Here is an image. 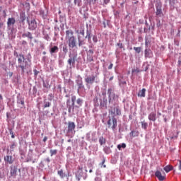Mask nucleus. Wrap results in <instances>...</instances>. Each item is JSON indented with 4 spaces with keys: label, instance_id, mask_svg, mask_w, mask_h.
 <instances>
[{
    "label": "nucleus",
    "instance_id": "obj_39",
    "mask_svg": "<svg viewBox=\"0 0 181 181\" xmlns=\"http://www.w3.org/2000/svg\"><path fill=\"white\" fill-rule=\"evenodd\" d=\"M62 50L65 54H66L67 52H69V49H67V46L66 45L63 47Z\"/></svg>",
    "mask_w": 181,
    "mask_h": 181
},
{
    "label": "nucleus",
    "instance_id": "obj_12",
    "mask_svg": "<svg viewBox=\"0 0 181 181\" xmlns=\"http://www.w3.org/2000/svg\"><path fill=\"white\" fill-rule=\"evenodd\" d=\"M85 81L87 84H93L95 81V76L92 75L90 76H88L85 78Z\"/></svg>",
    "mask_w": 181,
    "mask_h": 181
},
{
    "label": "nucleus",
    "instance_id": "obj_60",
    "mask_svg": "<svg viewBox=\"0 0 181 181\" xmlns=\"http://www.w3.org/2000/svg\"><path fill=\"white\" fill-rule=\"evenodd\" d=\"M64 139H62V144H64Z\"/></svg>",
    "mask_w": 181,
    "mask_h": 181
},
{
    "label": "nucleus",
    "instance_id": "obj_59",
    "mask_svg": "<svg viewBox=\"0 0 181 181\" xmlns=\"http://www.w3.org/2000/svg\"><path fill=\"white\" fill-rule=\"evenodd\" d=\"M93 173V170L90 169V170H89V173Z\"/></svg>",
    "mask_w": 181,
    "mask_h": 181
},
{
    "label": "nucleus",
    "instance_id": "obj_53",
    "mask_svg": "<svg viewBox=\"0 0 181 181\" xmlns=\"http://www.w3.org/2000/svg\"><path fill=\"white\" fill-rule=\"evenodd\" d=\"M8 76L9 77H12L13 76V72H9Z\"/></svg>",
    "mask_w": 181,
    "mask_h": 181
},
{
    "label": "nucleus",
    "instance_id": "obj_16",
    "mask_svg": "<svg viewBox=\"0 0 181 181\" xmlns=\"http://www.w3.org/2000/svg\"><path fill=\"white\" fill-rule=\"evenodd\" d=\"M148 119L149 121H153V122H155V121H156V113L152 112L151 114H149Z\"/></svg>",
    "mask_w": 181,
    "mask_h": 181
},
{
    "label": "nucleus",
    "instance_id": "obj_58",
    "mask_svg": "<svg viewBox=\"0 0 181 181\" xmlns=\"http://www.w3.org/2000/svg\"><path fill=\"white\" fill-rule=\"evenodd\" d=\"M1 26H4V23H0V28H1Z\"/></svg>",
    "mask_w": 181,
    "mask_h": 181
},
{
    "label": "nucleus",
    "instance_id": "obj_62",
    "mask_svg": "<svg viewBox=\"0 0 181 181\" xmlns=\"http://www.w3.org/2000/svg\"><path fill=\"white\" fill-rule=\"evenodd\" d=\"M47 162H50V160L49 158H47Z\"/></svg>",
    "mask_w": 181,
    "mask_h": 181
},
{
    "label": "nucleus",
    "instance_id": "obj_29",
    "mask_svg": "<svg viewBox=\"0 0 181 181\" xmlns=\"http://www.w3.org/2000/svg\"><path fill=\"white\" fill-rule=\"evenodd\" d=\"M133 49L138 54H139V53H141V52L142 51V47H134Z\"/></svg>",
    "mask_w": 181,
    "mask_h": 181
},
{
    "label": "nucleus",
    "instance_id": "obj_5",
    "mask_svg": "<svg viewBox=\"0 0 181 181\" xmlns=\"http://www.w3.org/2000/svg\"><path fill=\"white\" fill-rule=\"evenodd\" d=\"M16 176H18V167L15 165H11L10 167V177H13V179H16Z\"/></svg>",
    "mask_w": 181,
    "mask_h": 181
},
{
    "label": "nucleus",
    "instance_id": "obj_38",
    "mask_svg": "<svg viewBox=\"0 0 181 181\" xmlns=\"http://www.w3.org/2000/svg\"><path fill=\"white\" fill-rule=\"evenodd\" d=\"M86 39H88L89 41L91 40V33L87 32Z\"/></svg>",
    "mask_w": 181,
    "mask_h": 181
},
{
    "label": "nucleus",
    "instance_id": "obj_32",
    "mask_svg": "<svg viewBox=\"0 0 181 181\" xmlns=\"http://www.w3.org/2000/svg\"><path fill=\"white\" fill-rule=\"evenodd\" d=\"M78 46L81 47L83 45H85L84 40H81L80 37H78Z\"/></svg>",
    "mask_w": 181,
    "mask_h": 181
},
{
    "label": "nucleus",
    "instance_id": "obj_34",
    "mask_svg": "<svg viewBox=\"0 0 181 181\" xmlns=\"http://www.w3.org/2000/svg\"><path fill=\"white\" fill-rule=\"evenodd\" d=\"M58 175L63 179L66 175H64V173H63V170H60L58 171Z\"/></svg>",
    "mask_w": 181,
    "mask_h": 181
},
{
    "label": "nucleus",
    "instance_id": "obj_1",
    "mask_svg": "<svg viewBox=\"0 0 181 181\" xmlns=\"http://www.w3.org/2000/svg\"><path fill=\"white\" fill-rule=\"evenodd\" d=\"M18 69H21L22 74H25V70H28L30 67V65L28 64V61L25 59L23 54L17 55Z\"/></svg>",
    "mask_w": 181,
    "mask_h": 181
},
{
    "label": "nucleus",
    "instance_id": "obj_6",
    "mask_svg": "<svg viewBox=\"0 0 181 181\" xmlns=\"http://www.w3.org/2000/svg\"><path fill=\"white\" fill-rule=\"evenodd\" d=\"M156 15L158 16V18H162L163 16V12L162 11V4L160 3H157L156 4Z\"/></svg>",
    "mask_w": 181,
    "mask_h": 181
},
{
    "label": "nucleus",
    "instance_id": "obj_40",
    "mask_svg": "<svg viewBox=\"0 0 181 181\" xmlns=\"http://www.w3.org/2000/svg\"><path fill=\"white\" fill-rule=\"evenodd\" d=\"M10 135H11V138H15V135H13V131L12 129H9Z\"/></svg>",
    "mask_w": 181,
    "mask_h": 181
},
{
    "label": "nucleus",
    "instance_id": "obj_33",
    "mask_svg": "<svg viewBox=\"0 0 181 181\" xmlns=\"http://www.w3.org/2000/svg\"><path fill=\"white\" fill-rule=\"evenodd\" d=\"M99 144H100V145H104V144H105V138L103 136L100 137Z\"/></svg>",
    "mask_w": 181,
    "mask_h": 181
},
{
    "label": "nucleus",
    "instance_id": "obj_18",
    "mask_svg": "<svg viewBox=\"0 0 181 181\" xmlns=\"http://www.w3.org/2000/svg\"><path fill=\"white\" fill-rule=\"evenodd\" d=\"M4 160L6 162H8L10 165H12L13 163V158H12V156H6L4 157Z\"/></svg>",
    "mask_w": 181,
    "mask_h": 181
},
{
    "label": "nucleus",
    "instance_id": "obj_8",
    "mask_svg": "<svg viewBox=\"0 0 181 181\" xmlns=\"http://www.w3.org/2000/svg\"><path fill=\"white\" fill-rule=\"evenodd\" d=\"M107 95L109 98V103H112V100L115 98V94L114 93L112 88H109L107 90Z\"/></svg>",
    "mask_w": 181,
    "mask_h": 181
},
{
    "label": "nucleus",
    "instance_id": "obj_44",
    "mask_svg": "<svg viewBox=\"0 0 181 181\" xmlns=\"http://www.w3.org/2000/svg\"><path fill=\"white\" fill-rule=\"evenodd\" d=\"M139 69L136 68V69L132 70V73H139Z\"/></svg>",
    "mask_w": 181,
    "mask_h": 181
},
{
    "label": "nucleus",
    "instance_id": "obj_43",
    "mask_svg": "<svg viewBox=\"0 0 181 181\" xmlns=\"http://www.w3.org/2000/svg\"><path fill=\"white\" fill-rule=\"evenodd\" d=\"M177 162H178V163H177L178 169H179L180 170H181V160H179Z\"/></svg>",
    "mask_w": 181,
    "mask_h": 181
},
{
    "label": "nucleus",
    "instance_id": "obj_23",
    "mask_svg": "<svg viewBox=\"0 0 181 181\" xmlns=\"http://www.w3.org/2000/svg\"><path fill=\"white\" fill-rule=\"evenodd\" d=\"M164 170L165 172H166V173H169V172H170V170H173V166L168 165H166L165 167H164Z\"/></svg>",
    "mask_w": 181,
    "mask_h": 181
},
{
    "label": "nucleus",
    "instance_id": "obj_48",
    "mask_svg": "<svg viewBox=\"0 0 181 181\" xmlns=\"http://www.w3.org/2000/svg\"><path fill=\"white\" fill-rule=\"evenodd\" d=\"M122 148H123L124 149H125V148H127V144H125L124 143L120 144Z\"/></svg>",
    "mask_w": 181,
    "mask_h": 181
},
{
    "label": "nucleus",
    "instance_id": "obj_55",
    "mask_svg": "<svg viewBox=\"0 0 181 181\" xmlns=\"http://www.w3.org/2000/svg\"><path fill=\"white\" fill-rule=\"evenodd\" d=\"M121 148H122L121 146V144L117 145V148L119 149V151H121Z\"/></svg>",
    "mask_w": 181,
    "mask_h": 181
},
{
    "label": "nucleus",
    "instance_id": "obj_51",
    "mask_svg": "<svg viewBox=\"0 0 181 181\" xmlns=\"http://www.w3.org/2000/svg\"><path fill=\"white\" fill-rule=\"evenodd\" d=\"M178 64H179V66L181 65V57H180L178 58Z\"/></svg>",
    "mask_w": 181,
    "mask_h": 181
},
{
    "label": "nucleus",
    "instance_id": "obj_9",
    "mask_svg": "<svg viewBox=\"0 0 181 181\" xmlns=\"http://www.w3.org/2000/svg\"><path fill=\"white\" fill-rule=\"evenodd\" d=\"M155 176L158 179L159 181H163L165 179H166V175L165 174L162 175V173H160L159 170H157L155 173Z\"/></svg>",
    "mask_w": 181,
    "mask_h": 181
},
{
    "label": "nucleus",
    "instance_id": "obj_64",
    "mask_svg": "<svg viewBox=\"0 0 181 181\" xmlns=\"http://www.w3.org/2000/svg\"><path fill=\"white\" fill-rule=\"evenodd\" d=\"M43 54H46V52H43Z\"/></svg>",
    "mask_w": 181,
    "mask_h": 181
},
{
    "label": "nucleus",
    "instance_id": "obj_45",
    "mask_svg": "<svg viewBox=\"0 0 181 181\" xmlns=\"http://www.w3.org/2000/svg\"><path fill=\"white\" fill-rule=\"evenodd\" d=\"M33 71H34V75H35V76H37V74H39V71H37L36 69H34Z\"/></svg>",
    "mask_w": 181,
    "mask_h": 181
},
{
    "label": "nucleus",
    "instance_id": "obj_61",
    "mask_svg": "<svg viewBox=\"0 0 181 181\" xmlns=\"http://www.w3.org/2000/svg\"><path fill=\"white\" fill-rule=\"evenodd\" d=\"M67 142H71V139L67 140Z\"/></svg>",
    "mask_w": 181,
    "mask_h": 181
},
{
    "label": "nucleus",
    "instance_id": "obj_17",
    "mask_svg": "<svg viewBox=\"0 0 181 181\" xmlns=\"http://www.w3.org/2000/svg\"><path fill=\"white\" fill-rule=\"evenodd\" d=\"M17 104L20 108H23L25 107V100L23 98L18 99Z\"/></svg>",
    "mask_w": 181,
    "mask_h": 181
},
{
    "label": "nucleus",
    "instance_id": "obj_41",
    "mask_svg": "<svg viewBox=\"0 0 181 181\" xmlns=\"http://www.w3.org/2000/svg\"><path fill=\"white\" fill-rule=\"evenodd\" d=\"M93 41L94 42V43H97V42H98V39L97 38V36L95 35L93 36Z\"/></svg>",
    "mask_w": 181,
    "mask_h": 181
},
{
    "label": "nucleus",
    "instance_id": "obj_4",
    "mask_svg": "<svg viewBox=\"0 0 181 181\" xmlns=\"http://www.w3.org/2000/svg\"><path fill=\"white\" fill-rule=\"evenodd\" d=\"M107 125H108V128H112L113 131L114 129H115V128H117V121L115 117L113 116L112 119H108Z\"/></svg>",
    "mask_w": 181,
    "mask_h": 181
},
{
    "label": "nucleus",
    "instance_id": "obj_20",
    "mask_svg": "<svg viewBox=\"0 0 181 181\" xmlns=\"http://www.w3.org/2000/svg\"><path fill=\"white\" fill-rule=\"evenodd\" d=\"M111 114H116V115H121V110L118 107H114L113 110H110Z\"/></svg>",
    "mask_w": 181,
    "mask_h": 181
},
{
    "label": "nucleus",
    "instance_id": "obj_30",
    "mask_svg": "<svg viewBox=\"0 0 181 181\" xmlns=\"http://www.w3.org/2000/svg\"><path fill=\"white\" fill-rule=\"evenodd\" d=\"M103 151L105 153H106L107 155H110V153H111V148H110V147H105L103 148Z\"/></svg>",
    "mask_w": 181,
    "mask_h": 181
},
{
    "label": "nucleus",
    "instance_id": "obj_25",
    "mask_svg": "<svg viewBox=\"0 0 181 181\" xmlns=\"http://www.w3.org/2000/svg\"><path fill=\"white\" fill-rule=\"evenodd\" d=\"M22 37H28V39H30V40L33 39V37L32 36V33H30V32L23 33L22 35Z\"/></svg>",
    "mask_w": 181,
    "mask_h": 181
},
{
    "label": "nucleus",
    "instance_id": "obj_15",
    "mask_svg": "<svg viewBox=\"0 0 181 181\" xmlns=\"http://www.w3.org/2000/svg\"><path fill=\"white\" fill-rule=\"evenodd\" d=\"M43 104H44L43 108H49V107H50V105H52V100L45 99Z\"/></svg>",
    "mask_w": 181,
    "mask_h": 181
},
{
    "label": "nucleus",
    "instance_id": "obj_57",
    "mask_svg": "<svg viewBox=\"0 0 181 181\" xmlns=\"http://www.w3.org/2000/svg\"><path fill=\"white\" fill-rule=\"evenodd\" d=\"M109 80H110V81L114 80V76H111Z\"/></svg>",
    "mask_w": 181,
    "mask_h": 181
},
{
    "label": "nucleus",
    "instance_id": "obj_63",
    "mask_svg": "<svg viewBox=\"0 0 181 181\" xmlns=\"http://www.w3.org/2000/svg\"><path fill=\"white\" fill-rule=\"evenodd\" d=\"M138 2H139V1H135V2H134V4H138Z\"/></svg>",
    "mask_w": 181,
    "mask_h": 181
},
{
    "label": "nucleus",
    "instance_id": "obj_35",
    "mask_svg": "<svg viewBox=\"0 0 181 181\" xmlns=\"http://www.w3.org/2000/svg\"><path fill=\"white\" fill-rule=\"evenodd\" d=\"M74 5H77V6H81V0H74Z\"/></svg>",
    "mask_w": 181,
    "mask_h": 181
},
{
    "label": "nucleus",
    "instance_id": "obj_50",
    "mask_svg": "<svg viewBox=\"0 0 181 181\" xmlns=\"http://www.w3.org/2000/svg\"><path fill=\"white\" fill-rule=\"evenodd\" d=\"M110 0H103L104 4H105V5H107V4H110Z\"/></svg>",
    "mask_w": 181,
    "mask_h": 181
},
{
    "label": "nucleus",
    "instance_id": "obj_37",
    "mask_svg": "<svg viewBox=\"0 0 181 181\" xmlns=\"http://www.w3.org/2000/svg\"><path fill=\"white\" fill-rule=\"evenodd\" d=\"M50 156H53V155H57V150H50Z\"/></svg>",
    "mask_w": 181,
    "mask_h": 181
},
{
    "label": "nucleus",
    "instance_id": "obj_56",
    "mask_svg": "<svg viewBox=\"0 0 181 181\" xmlns=\"http://www.w3.org/2000/svg\"><path fill=\"white\" fill-rule=\"evenodd\" d=\"M47 141V136H45L43 139V142H46Z\"/></svg>",
    "mask_w": 181,
    "mask_h": 181
},
{
    "label": "nucleus",
    "instance_id": "obj_46",
    "mask_svg": "<svg viewBox=\"0 0 181 181\" xmlns=\"http://www.w3.org/2000/svg\"><path fill=\"white\" fill-rule=\"evenodd\" d=\"M117 46H119L120 49H124V45H122V43L117 44Z\"/></svg>",
    "mask_w": 181,
    "mask_h": 181
},
{
    "label": "nucleus",
    "instance_id": "obj_13",
    "mask_svg": "<svg viewBox=\"0 0 181 181\" xmlns=\"http://www.w3.org/2000/svg\"><path fill=\"white\" fill-rule=\"evenodd\" d=\"M15 23H16V20H15V18L11 17L8 18V21H7L8 28H10V26H13Z\"/></svg>",
    "mask_w": 181,
    "mask_h": 181
},
{
    "label": "nucleus",
    "instance_id": "obj_52",
    "mask_svg": "<svg viewBox=\"0 0 181 181\" xmlns=\"http://www.w3.org/2000/svg\"><path fill=\"white\" fill-rule=\"evenodd\" d=\"M95 181H102L101 178L97 177L95 178Z\"/></svg>",
    "mask_w": 181,
    "mask_h": 181
},
{
    "label": "nucleus",
    "instance_id": "obj_47",
    "mask_svg": "<svg viewBox=\"0 0 181 181\" xmlns=\"http://www.w3.org/2000/svg\"><path fill=\"white\" fill-rule=\"evenodd\" d=\"M105 163V159H103V160L102 161V166H103V168H107V165H104Z\"/></svg>",
    "mask_w": 181,
    "mask_h": 181
},
{
    "label": "nucleus",
    "instance_id": "obj_2",
    "mask_svg": "<svg viewBox=\"0 0 181 181\" xmlns=\"http://www.w3.org/2000/svg\"><path fill=\"white\" fill-rule=\"evenodd\" d=\"M73 35H74V32H73V30H68L66 31L69 49H74V47L77 46V40Z\"/></svg>",
    "mask_w": 181,
    "mask_h": 181
},
{
    "label": "nucleus",
    "instance_id": "obj_31",
    "mask_svg": "<svg viewBox=\"0 0 181 181\" xmlns=\"http://www.w3.org/2000/svg\"><path fill=\"white\" fill-rule=\"evenodd\" d=\"M141 128L143 129H146L148 128V123L146 122L145 121L141 122Z\"/></svg>",
    "mask_w": 181,
    "mask_h": 181
},
{
    "label": "nucleus",
    "instance_id": "obj_22",
    "mask_svg": "<svg viewBox=\"0 0 181 181\" xmlns=\"http://www.w3.org/2000/svg\"><path fill=\"white\" fill-rule=\"evenodd\" d=\"M58 52H59V47L58 46H54L49 50V53L51 54H53V53H57Z\"/></svg>",
    "mask_w": 181,
    "mask_h": 181
},
{
    "label": "nucleus",
    "instance_id": "obj_14",
    "mask_svg": "<svg viewBox=\"0 0 181 181\" xmlns=\"http://www.w3.org/2000/svg\"><path fill=\"white\" fill-rule=\"evenodd\" d=\"M69 59H68V64L69 66H74L76 64V59H77V57L74 56L73 57H70L69 55Z\"/></svg>",
    "mask_w": 181,
    "mask_h": 181
},
{
    "label": "nucleus",
    "instance_id": "obj_3",
    "mask_svg": "<svg viewBox=\"0 0 181 181\" xmlns=\"http://www.w3.org/2000/svg\"><path fill=\"white\" fill-rule=\"evenodd\" d=\"M67 136H69L70 138H73L74 135L71 134H73V131L76 129V124H74V122H68V127H67Z\"/></svg>",
    "mask_w": 181,
    "mask_h": 181
},
{
    "label": "nucleus",
    "instance_id": "obj_19",
    "mask_svg": "<svg viewBox=\"0 0 181 181\" xmlns=\"http://www.w3.org/2000/svg\"><path fill=\"white\" fill-rule=\"evenodd\" d=\"M26 21V14L25 13H20V23H25V21Z\"/></svg>",
    "mask_w": 181,
    "mask_h": 181
},
{
    "label": "nucleus",
    "instance_id": "obj_7",
    "mask_svg": "<svg viewBox=\"0 0 181 181\" xmlns=\"http://www.w3.org/2000/svg\"><path fill=\"white\" fill-rule=\"evenodd\" d=\"M28 29L30 30H35V29L37 28V23L35 19L31 20L30 22H29V20H28Z\"/></svg>",
    "mask_w": 181,
    "mask_h": 181
},
{
    "label": "nucleus",
    "instance_id": "obj_42",
    "mask_svg": "<svg viewBox=\"0 0 181 181\" xmlns=\"http://www.w3.org/2000/svg\"><path fill=\"white\" fill-rule=\"evenodd\" d=\"M89 56H93L94 54V51L93 49L88 50Z\"/></svg>",
    "mask_w": 181,
    "mask_h": 181
},
{
    "label": "nucleus",
    "instance_id": "obj_11",
    "mask_svg": "<svg viewBox=\"0 0 181 181\" xmlns=\"http://www.w3.org/2000/svg\"><path fill=\"white\" fill-rule=\"evenodd\" d=\"M83 167H78V171L76 173V177L78 179V180H80L81 177H83Z\"/></svg>",
    "mask_w": 181,
    "mask_h": 181
},
{
    "label": "nucleus",
    "instance_id": "obj_24",
    "mask_svg": "<svg viewBox=\"0 0 181 181\" xmlns=\"http://www.w3.org/2000/svg\"><path fill=\"white\" fill-rule=\"evenodd\" d=\"M146 93V89L143 88L140 90L138 93V97H145V93Z\"/></svg>",
    "mask_w": 181,
    "mask_h": 181
},
{
    "label": "nucleus",
    "instance_id": "obj_28",
    "mask_svg": "<svg viewBox=\"0 0 181 181\" xmlns=\"http://www.w3.org/2000/svg\"><path fill=\"white\" fill-rule=\"evenodd\" d=\"M76 84L78 86L79 88H83V78H79L78 80L76 81Z\"/></svg>",
    "mask_w": 181,
    "mask_h": 181
},
{
    "label": "nucleus",
    "instance_id": "obj_54",
    "mask_svg": "<svg viewBox=\"0 0 181 181\" xmlns=\"http://www.w3.org/2000/svg\"><path fill=\"white\" fill-rule=\"evenodd\" d=\"M170 33L171 35H173L175 33V30L173 28L171 29Z\"/></svg>",
    "mask_w": 181,
    "mask_h": 181
},
{
    "label": "nucleus",
    "instance_id": "obj_10",
    "mask_svg": "<svg viewBox=\"0 0 181 181\" xmlns=\"http://www.w3.org/2000/svg\"><path fill=\"white\" fill-rule=\"evenodd\" d=\"M71 101H72V104L71 105H68V111L69 112H73V111H74V103L76 102V96H72L71 97Z\"/></svg>",
    "mask_w": 181,
    "mask_h": 181
},
{
    "label": "nucleus",
    "instance_id": "obj_49",
    "mask_svg": "<svg viewBox=\"0 0 181 181\" xmlns=\"http://www.w3.org/2000/svg\"><path fill=\"white\" fill-rule=\"evenodd\" d=\"M114 66V64H110L108 66V70H111V69H112V67Z\"/></svg>",
    "mask_w": 181,
    "mask_h": 181
},
{
    "label": "nucleus",
    "instance_id": "obj_27",
    "mask_svg": "<svg viewBox=\"0 0 181 181\" xmlns=\"http://www.w3.org/2000/svg\"><path fill=\"white\" fill-rule=\"evenodd\" d=\"M139 132L138 131H132L130 132V136H132V138H135V136H139Z\"/></svg>",
    "mask_w": 181,
    "mask_h": 181
},
{
    "label": "nucleus",
    "instance_id": "obj_36",
    "mask_svg": "<svg viewBox=\"0 0 181 181\" xmlns=\"http://www.w3.org/2000/svg\"><path fill=\"white\" fill-rule=\"evenodd\" d=\"M76 103L78 104V107H81L82 104H83V100H81V98L77 99Z\"/></svg>",
    "mask_w": 181,
    "mask_h": 181
},
{
    "label": "nucleus",
    "instance_id": "obj_26",
    "mask_svg": "<svg viewBox=\"0 0 181 181\" xmlns=\"http://www.w3.org/2000/svg\"><path fill=\"white\" fill-rule=\"evenodd\" d=\"M76 33H80L82 36H84V26H81L80 30H76Z\"/></svg>",
    "mask_w": 181,
    "mask_h": 181
},
{
    "label": "nucleus",
    "instance_id": "obj_21",
    "mask_svg": "<svg viewBox=\"0 0 181 181\" xmlns=\"http://www.w3.org/2000/svg\"><path fill=\"white\" fill-rule=\"evenodd\" d=\"M144 54L146 58H151L152 57V51H151V49H146L144 51Z\"/></svg>",
    "mask_w": 181,
    "mask_h": 181
}]
</instances>
